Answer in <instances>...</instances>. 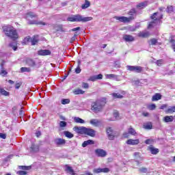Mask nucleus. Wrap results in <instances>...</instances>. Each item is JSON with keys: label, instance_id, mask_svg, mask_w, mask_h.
Wrapping results in <instances>:
<instances>
[{"label": "nucleus", "instance_id": "obj_1", "mask_svg": "<svg viewBox=\"0 0 175 175\" xmlns=\"http://www.w3.org/2000/svg\"><path fill=\"white\" fill-rule=\"evenodd\" d=\"M106 105V98H103L101 100H97L91 105V110L94 113H100L103 110V107Z\"/></svg>", "mask_w": 175, "mask_h": 175}, {"label": "nucleus", "instance_id": "obj_2", "mask_svg": "<svg viewBox=\"0 0 175 175\" xmlns=\"http://www.w3.org/2000/svg\"><path fill=\"white\" fill-rule=\"evenodd\" d=\"M129 17L126 16H116V20H118V21H120V23H131V21H133V20H135L136 18V10L135 8L131 9L129 12Z\"/></svg>", "mask_w": 175, "mask_h": 175}, {"label": "nucleus", "instance_id": "obj_3", "mask_svg": "<svg viewBox=\"0 0 175 175\" xmlns=\"http://www.w3.org/2000/svg\"><path fill=\"white\" fill-rule=\"evenodd\" d=\"M3 31L6 36H8V38H10L13 40L18 39V33H17V31L14 29V27L12 26H4Z\"/></svg>", "mask_w": 175, "mask_h": 175}, {"label": "nucleus", "instance_id": "obj_4", "mask_svg": "<svg viewBox=\"0 0 175 175\" xmlns=\"http://www.w3.org/2000/svg\"><path fill=\"white\" fill-rule=\"evenodd\" d=\"M68 21H71L72 23H88V21H91L92 17L91 16H83L80 14H76L72 16H70L67 18Z\"/></svg>", "mask_w": 175, "mask_h": 175}, {"label": "nucleus", "instance_id": "obj_5", "mask_svg": "<svg viewBox=\"0 0 175 175\" xmlns=\"http://www.w3.org/2000/svg\"><path fill=\"white\" fill-rule=\"evenodd\" d=\"M163 15L159 12H155L152 16H150L151 20H153L148 25V28H151L152 27H155V25H158L161 24V20H162V17Z\"/></svg>", "mask_w": 175, "mask_h": 175}, {"label": "nucleus", "instance_id": "obj_6", "mask_svg": "<svg viewBox=\"0 0 175 175\" xmlns=\"http://www.w3.org/2000/svg\"><path fill=\"white\" fill-rule=\"evenodd\" d=\"M127 70L131 72H135V73H142L143 71V67L137 66H127Z\"/></svg>", "mask_w": 175, "mask_h": 175}, {"label": "nucleus", "instance_id": "obj_7", "mask_svg": "<svg viewBox=\"0 0 175 175\" xmlns=\"http://www.w3.org/2000/svg\"><path fill=\"white\" fill-rule=\"evenodd\" d=\"M54 143L57 147H59L61 146H65L66 141L62 138H56L54 139Z\"/></svg>", "mask_w": 175, "mask_h": 175}, {"label": "nucleus", "instance_id": "obj_8", "mask_svg": "<svg viewBox=\"0 0 175 175\" xmlns=\"http://www.w3.org/2000/svg\"><path fill=\"white\" fill-rule=\"evenodd\" d=\"M73 131L76 132V133H79L80 135H84L85 127L75 126L73 127Z\"/></svg>", "mask_w": 175, "mask_h": 175}, {"label": "nucleus", "instance_id": "obj_9", "mask_svg": "<svg viewBox=\"0 0 175 175\" xmlns=\"http://www.w3.org/2000/svg\"><path fill=\"white\" fill-rule=\"evenodd\" d=\"M126 144L129 146H137L140 143V139H129L126 142Z\"/></svg>", "mask_w": 175, "mask_h": 175}, {"label": "nucleus", "instance_id": "obj_10", "mask_svg": "<svg viewBox=\"0 0 175 175\" xmlns=\"http://www.w3.org/2000/svg\"><path fill=\"white\" fill-rule=\"evenodd\" d=\"M110 170L107 167L106 168H95L93 170V173L98 174V173H109Z\"/></svg>", "mask_w": 175, "mask_h": 175}, {"label": "nucleus", "instance_id": "obj_11", "mask_svg": "<svg viewBox=\"0 0 175 175\" xmlns=\"http://www.w3.org/2000/svg\"><path fill=\"white\" fill-rule=\"evenodd\" d=\"M83 135H88V136L94 137L95 136V130L85 127V132Z\"/></svg>", "mask_w": 175, "mask_h": 175}, {"label": "nucleus", "instance_id": "obj_12", "mask_svg": "<svg viewBox=\"0 0 175 175\" xmlns=\"http://www.w3.org/2000/svg\"><path fill=\"white\" fill-rule=\"evenodd\" d=\"M95 153L98 157H101L102 158H105L107 155V153L103 149H96Z\"/></svg>", "mask_w": 175, "mask_h": 175}, {"label": "nucleus", "instance_id": "obj_13", "mask_svg": "<svg viewBox=\"0 0 175 175\" xmlns=\"http://www.w3.org/2000/svg\"><path fill=\"white\" fill-rule=\"evenodd\" d=\"M107 134L108 135V137L109 140H113L115 137L114 133L113 131V129L111 127L107 128Z\"/></svg>", "mask_w": 175, "mask_h": 175}, {"label": "nucleus", "instance_id": "obj_14", "mask_svg": "<svg viewBox=\"0 0 175 175\" xmlns=\"http://www.w3.org/2000/svg\"><path fill=\"white\" fill-rule=\"evenodd\" d=\"M38 55H50L51 54V51L47 49H42L38 51Z\"/></svg>", "mask_w": 175, "mask_h": 175}, {"label": "nucleus", "instance_id": "obj_15", "mask_svg": "<svg viewBox=\"0 0 175 175\" xmlns=\"http://www.w3.org/2000/svg\"><path fill=\"white\" fill-rule=\"evenodd\" d=\"M30 151L31 152H39V145H36L34 143L31 144L30 147Z\"/></svg>", "mask_w": 175, "mask_h": 175}, {"label": "nucleus", "instance_id": "obj_16", "mask_svg": "<svg viewBox=\"0 0 175 175\" xmlns=\"http://www.w3.org/2000/svg\"><path fill=\"white\" fill-rule=\"evenodd\" d=\"M174 120V116H165L163 118V121H164V122H173Z\"/></svg>", "mask_w": 175, "mask_h": 175}, {"label": "nucleus", "instance_id": "obj_17", "mask_svg": "<svg viewBox=\"0 0 175 175\" xmlns=\"http://www.w3.org/2000/svg\"><path fill=\"white\" fill-rule=\"evenodd\" d=\"M123 39L125 42H133L135 40V38L133 36L127 34L123 36Z\"/></svg>", "mask_w": 175, "mask_h": 175}, {"label": "nucleus", "instance_id": "obj_18", "mask_svg": "<svg viewBox=\"0 0 175 175\" xmlns=\"http://www.w3.org/2000/svg\"><path fill=\"white\" fill-rule=\"evenodd\" d=\"M160 99H162V95H161V94H159V93L155 94L152 97V102H155L157 100H160Z\"/></svg>", "mask_w": 175, "mask_h": 175}, {"label": "nucleus", "instance_id": "obj_19", "mask_svg": "<svg viewBox=\"0 0 175 175\" xmlns=\"http://www.w3.org/2000/svg\"><path fill=\"white\" fill-rule=\"evenodd\" d=\"M148 3L147 1L142 2L137 5V9H144V8H147Z\"/></svg>", "mask_w": 175, "mask_h": 175}, {"label": "nucleus", "instance_id": "obj_20", "mask_svg": "<svg viewBox=\"0 0 175 175\" xmlns=\"http://www.w3.org/2000/svg\"><path fill=\"white\" fill-rule=\"evenodd\" d=\"M90 144H95V142L92 139H89L88 141H85L82 144V147L85 148V147H87V146H90Z\"/></svg>", "mask_w": 175, "mask_h": 175}, {"label": "nucleus", "instance_id": "obj_21", "mask_svg": "<svg viewBox=\"0 0 175 175\" xmlns=\"http://www.w3.org/2000/svg\"><path fill=\"white\" fill-rule=\"evenodd\" d=\"M38 16L35 14L33 12H29L26 15V18L27 20H31V18H36Z\"/></svg>", "mask_w": 175, "mask_h": 175}, {"label": "nucleus", "instance_id": "obj_22", "mask_svg": "<svg viewBox=\"0 0 175 175\" xmlns=\"http://www.w3.org/2000/svg\"><path fill=\"white\" fill-rule=\"evenodd\" d=\"M149 151H150L151 154H153L154 155L158 154L159 152V149L154 148L152 146H150L149 147Z\"/></svg>", "mask_w": 175, "mask_h": 175}, {"label": "nucleus", "instance_id": "obj_23", "mask_svg": "<svg viewBox=\"0 0 175 175\" xmlns=\"http://www.w3.org/2000/svg\"><path fill=\"white\" fill-rule=\"evenodd\" d=\"M31 45L35 46L38 42H39V36H34L32 38H31Z\"/></svg>", "mask_w": 175, "mask_h": 175}, {"label": "nucleus", "instance_id": "obj_24", "mask_svg": "<svg viewBox=\"0 0 175 175\" xmlns=\"http://www.w3.org/2000/svg\"><path fill=\"white\" fill-rule=\"evenodd\" d=\"M165 111L167 114H173V113H175V106L168 107Z\"/></svg>", "mask_w": 175, "mask_h": 175}, {"label": "nucleus", "instance_id": "obj_25", "mask_svg": "<svg viewBox=\"0 0 175 175\" xmlns=\"http://www.w3.org/2000/svg\"><path fill=\"white\" fill-rule=\"evenodd\" d=\"M29 24H36L37 25H47L44 22H38L37 21H29Z\"/></svg>", "mask_w": 175, "mask_h": 175}, {"label": "nucleus", "instance_id": "obj_26", "mask_svg": "<svg viewBox=\"0 0 175 175\" xmlns=\"http://www.w3.org/2000/svg\"><path fill=\"white\" fill-rule=\"evenodd\" d=\"M91 6V3L88 0H85V3L81 5V9H88Z\"/></svg>", "mask_w": 175, "mask_h": 175}, {"label": "nucleus", "instance_id": "obj_27", "mask_svg": "<svg viewBox=\"0 0 175 175\" xmlns=\"http://www.w3.org/2000/svg\"><path fill=\"white\" fill-rule=\"evenodd\" d=\"M128 132L132 136H136L137 135V133L136 132V130H135V129H133L132 127L129 128Z\"/></svg>", "mask_w": 175, "mask_h": 175}, {"label": "nucleus", "instance_id": "obj_28", "mask_svg": "<svg viewBox=\"0 0 175 175\" xmlns=\"http://www.w3.org/2000/svg\"><path fill=\"white\" fill-rule=\"evenodd\" d=\"M158 43V40L152 38L148 41L149 46H155Z\"/></svg>", "mask_w": 175, "mask_h": 175}, {"label": "nucleus", "instance_id": "obj_29", "mask_svg": "<svg viewBox=\"0 0 175 175\" xmlns=\"http://www.w3.org/2000/svg\"><path fill=\"white\" fill-rule=\"evenodd\" d=\"M74 121H75V122H77V124H84V122H85L84 121V120H83L80 118H78V117L74 118Z\"/></svg>", "mask_w": 175, "mask_h": 175}, {"label": "nucleus", "instance_id": "obj_30", "mask_svg": "<svg viewBox=\"0 0 175 175\" xmlns=\"http://www.w3.org/2000/svg\"><path fill=\"white\" fill-rule=\"evenodd\" d=\"M149 33L148 32H140L138 33V36H139V38H148V36H149Z\"/></svg>", "mask_w": 175, "mask_h": 175}, {"label": "nucleus", "instance_id": "obj_31", "mask_svg": "<svg viewBox=\"0 0 175 175\" xmlns=\"http://www.w3.org/2000/svg\"><path fill=\"white\" fill-rule=\"evenodd\" d=\"M90 124L92 125H94V126H98L100 124V122L96 119H92L90 120Z\"/></svg>", "mask_w": 175, "mask_h": 175}, {"label": "nucleus", "instance_id": "obj_32", "mask_svg": "<svg viewBox=\"0 0 175 175\" xmlns=\"http://www.w3.org/2000/svg\"><path fill=\"white\" fill-rule=\"evenodd\" d=\"M66 172H68L69 174L75 175V171L73 170V169H72V167L70 166H66Z\"/></svg>", "mask_w": 175, "mask_h": 175}, {"label": "nucleus", "instance_id": "obj_33", "mask_svg": "<svg viewBox=\"0 0 175 175\" xmlns=\"http://www.w3.org/2000/svg\"><path fill=\"white\" fill-rule=\"evenodd\" d=\"M0 94H1V95H4V96H9V92L3 88H0Z\"/></svg>", "mask_w": 175, "mask_h": 175}, {"label": "nucleus", "instance_id": "obj_34", "mask_svg": "<svg viewBox=\"0 0 175 175\" xmlns=\"http://www.w3.org/2000/svg\"><path fill=\"white\" fill-rule=\"evenodd\" d=\"M144 128L145 129H152V124L151 122L146 123L144 124Z\"/></svg>", "mask_w": 175, "mask_h": 175}, {"label": "nucleus", "instance_id": "obj_35", "mask_svg": "<svg viewBox=\"0 0 175 175\" xmlns=\"http://www.w3.org/2000/svg\"><path fill=\"white\" fill-rule=\"evenodd\" d=\"M62 105H69L70 103V99L69 98H64L61 100Z\"/></svg>", "mask_w": 175, "mask_h": 175}, {"label": "nucleus", "instance_id": "obj_36", "mask_svg": "<svg viewBox=\"0 0 175 175\" xmlns=\"http://www.w3.org/2000/svg\"><path fill=\"white\" fill-rule=\"evenodd\" d=\"M64 135L66 137H68V139H72L73 137V134L69 131H64Z\"/></svg>", "mask_w": 175, "mask_h": 175}, {"label": "nucleus", "instance_id": "obj_37", "mask_svg": "<svg viewBox=\"0 0 175 175\" xmlns=\"http://www.w3.org/2000/svg\"><path fill=\"white\" fill-rule=\"evenodd\" d=\"M73 94H75V95H80L84 94V91L80 89H77L73 92Z\"/></svg>", "mask_w": 175, "mask_h": 175}, {"label": "nucleus", "instance_id": "obj_38", "mask_svg": "<svg viewBox=\"0 0 175 175\" xmlns=\"http://www.w3.org/2000/svg\"><path fill=\"white\" fill-rule=\"evenodd\" d=\"M112 96L115 98H118V99H122L123 98L122 95L120 94L119 93H113Z\"/></svg>", "mask_w": 175, "mask_h": 175}, {"label": "nucleus", "instance_id": "obj_39", "mask_svg": "<svg viewBox=\"0 0 175 175\" xmlns=\"http://www.w3.org/2000/svg\"><path fill=\"white\" fill-rule=\"evenodd\" d=\"M27 63L29 66H35V61L32 60V59H27Z\"/></svg>", "mask_w": 175, "mask_h": 175}, {"label": "nucleus", "instance_id": "obj_40", "mask_svg": "<svg viewBox=\"0 0 175 175\" xmlns=\"http://www.w3.org/2000/svg\"><path fill=\"white\" fill-rule=\"evenodd\" d=\"M148 110H155L157 109V105L155 104H150L148 105Z\"/></svg>", "mask_w": 175, "mask_h": 175}, {"label": "nucleus", "instance_id": "obj_41", "mask_svg": "<svg viewBox=\"0 0 175 175\" xmlns=\"http://www.w3.org/2000/svg\"><path fill=\"white\" fill-rule=\"evenodd\" d=\"M0 75L1 76H6V75H8V71H6L5 70H4L3 68H2L0 70Z\"/></svg>", "mask_w": 175, "mask_h": 175}, {"label": "nucleus", "instance_id": "obj_42", "mask_svg": "<svg viewBox=\"0 0 175 175\" xmlns=\"http://www.w3.org/2000/svg\"><path fill=\"white\" fill-rule=\"evenodd\" d=\"M113 117L115 118V120H120V113L118 111H115L113 112Z\"/></svg>", "mask_w": 175, "mask_h": 175}, {"label": "nucleus", "instance_id": "obj_43", "mask_svg": "<svg viewBox=\"0 0 175 175\" xmlns=\"http://www.w3.org/2000/svg\"><path fill=\"white\" fill-rule=\"evenodd\" d=\"M107 79H117V76L113 74H109L106 75Z\"/></svg>", "mask_w": 175, "mask_h": 175}, {"label": "nucleus", "instance_id": "obj_44", "mask_svg": "<svg viewBox=\"0 0 175 175\" xmlns=\"http://www.w3.org/2000/svg\"><path fill=\"white\" fill-rule=\"evenodd\" d=\"M170 43L172 44V49L174 50V51L175 52V40L173 39L170 40Z\"/></svg>", "mask_w": 175, "mask_h": 175}, {"label": "nucleus", "instance_id": "obj_45", "mask_svg": "<svg viewBox=\"0 0 175 175\" xmlns=\"http://www.w3.org/2000/svg\"><path fill=\"white\" fill-rule=\"evenodd\" d=\"M66 125H67V123H66V122H65V121H61V122H59V126H60L61 128H65V126H66Z\"/></svg>", "mask_w": 175, "mask_h": 175}, {"label": "nucleus", "instance_id": "obj_46", "mask_svg": "<svg viewBox=\"0 0 175 175\" xmlns=\"http://www.w3.org/2000/svg\"><path fill=\"white\" fill-rule=\"evenodd\" d=\"M19 168L22 169L23 170H29V169H31V166L22 165V166H20Z\"/></svg>", "mask_w": 175, "mask_h": 175}, {"label": "nucleus", "instance_id": "obj_47", "mask_svg": "<svg viewBox=\"0 0 175 175\" xmlns=\"http://www.w3.org/2000/svg\"><path fill=\"white\" fill-rule=\"evenodd\" d=\"M157 66H162V64H163V59H159L156 62Z\"/></svg>", "mask_w": 175, "mask_h": 175}, {"label": "nucleus", "instance_id": "obj_48", "mask_svg": "<svg viewBox=\"0 0 175 175\" xmlns=\"http://www.w3.org/2000/svg\"><path fill=\"white\" fill-rule=\"evenodd\" d=\"M131 134H129V132H124L123 134H122V136L124 139H128L129 137Z\"/></svg>", "mask_w": 175, "mask_h": 175}, {"label": "nucleus", "instance_id": "obj_49", "mask_svg": "<svg viewBox=\"0 0 175 175\" xmlns=\"http://www.w3.org/2000/svg\"><path fill=\"white\" fill-rule=\"evenodd\" d=\"M21 72H29V68L27 67H22L21 68Z\"/></svg>", "mask_w": 175, "mask_h": 175}, {"label": "nucleus", "instance_id": "obj_50", "mask_svg": "<svg viewBox=\"0 0 175 175\" xmlns=\"http://www.w3.org/2000/svg\"><path fill=\"white\" fill-rule=\"evenodd\" d=\"M90 81H96V75H94L90 77L89 79Z\"/></svg>", "mask_w": 175, "mask_h": 175}, {"label": "nucleus", "instance_id": "obj_51", "mask_svg": "<svg viewBox=\"0 0 175 175\" xmlns=\"http://www.w3.org/2000/svg\"><path fill=\"white\" fill-rule=\"evenodd\" d=\"M154 142L153 139H148L145 141L146 144H152V142Z\"/></svg>", "mask_w": 175, "mask_h": 175}, {"label": "nucleus", "instance_id": "obj_52", "mask_svg": "<svg viewBox=\"0 0 175 175\" xmlns=\"http://www.w3.org/2000/svg\"><path fill=\"white\" fill-rule=\"evenodd\" d=\"M16 173L18 175H25L27 174V171H18Z\"/></svg>", "mask_w": 175, "mask_h": 175}, {"label": "nucleus", "instance_id": "obj_53", "mask_svg": "<svg viewBox=\"0 0 175 175\" xmlns=\"http://www.w3.org/2000/svg\"><path fill=\"white\" fill-rule=\"evenodd\" d=\"M96 77L97 80H102V79H103V75L102 74H99L98 75H96Z\"/></svg>", "mask_w": 175, "mask_h": 175}, {"label": "nucleus", "instance_id": "obj_54", "mask_svg": "<svg viewBox=\"0 0 175 175\" xmlns=\"http://www.w3.org/2000/svg\"><path fill=\"white\" fill-rule=\"evenodd\" d=\"M82 87H83V88L88 89V88H89L90 85L87 83H82Z\"/></svg>", "mask_w": 175, "mask_h": 175}, {"label": "nucleus", "instance_id": "obj_55", "mask_svg": "<svg viewBox=\"0 0 175 175\" xmlns=\"http://www.w3.org/2000/svg\"><path fill=\"white\" fill-rule=\"evenodd\" d=\"M20 87H21V83L20 82H16V85H15V88L16 90H18V88H20Z\"/></svg>", "mask_w": 175, "mask_h": 175}, {"label": "nucleus", "instance_id": "obj_56", "mask_svg": "<svg viewBox=\"0 0 175 175\" xmlns=\"http://www.w3.org/2000/svg\"><path fill=\"white\" fill-rule=\"evenodd\" d=\"M167 12L168 13H172V12H173V6H168Z\"/></svg>", "mask_w": 175, "mask_h": 175}, {"label": "nucleus", "instance_id": "obj_57", "mask_svg": "<svg viewBox=\"0 0 175 175\" xmlns=\"http://www.w3.org/2000/svg\"><path fill=\"white\" fill-rule=\"evenodd\" d=\"M31 38L29 36H27V37L25 38V39H24L25 43H27V42H31Z\"/></svg>", "mask_w": 175, "mask_h": 175}, {"label": "nucleus", "instance_id": "obj_58", "mask_svg": "<svg viewBox=\"0 0 175 175\" xmlns=\"http://www.w3.org/2000/svg\"><path fill=\"white\" fill-rule=\"evenodd\" d=\"M80 72H81V69L80 68V66H78V67L75 69V72L77 74H79V73H80Z\"/></svg>", "mask_w": 175, "mask_h": 175}, {"label": "nucleus", "instance_id": "obj_59", "mask_svg": "<svg viewBox=\"0 0 175 175\" xmlns=\"http://www.w3.org/2000/svg\"><path fill=\"white\" fill-rule=\"evenodd\" d=\"M129 30L131 31V32H135V31H136V27H129Z\"/></svg>", "mask_w": 175, "mask_h": 175}, {"label": "nucleus", "instance_id": "obj_60", "mask_svg": "<svg viewBox=\"0 0 175 175\" xmlns=\"http://www.w3.org/2000/svg\"><path fill=\"white\" fill-rule=\"evenodd\" d=\"M167 107V104H163L160 107L161 110H163V109H166Z\"/></svg>", "mask_w": 175, "mask_h": 175}, {"label": "nucleus", "instance_id": "obj_61", "mask_svg": "<svg viewBox=\"0 0 175 175\" xmlns=\"http://www.w3.org/2000/svg\"><path fill=\"white\" fill-rule=\"evenodd\" d=\"M139 171L142 172V173H147V168H141Z\"/></svg>", "mask_w": 175, "mask_h": 175}, {"label": "nucleus", "instance_id": "obj_62", "mask_svg": "<svg viewBox=\"0 0 175 175\" xmlns=\"http://www.w3.org/2000/svg\"><path fill=\"white\" fill-rule=\"evenodd\" d=\"M1 139H6V134L0 133Z\"/></svg>", "mask_w": 175, "mask_h": 175}, {"label": "nucleus", "instance_id": "obj_63", "mask_svg": "<svg viewBox=\"0 0 175 175\" xmlns=\"http://www.w3.org/2000/svg\"><path fill=\"white\" fill-rule=\"evenodd\" d=\"M79 29H80V27H78L72 29V32H75L76 31H79Z\"/></svg>", "mask_w": 175, "mask_h": 175}, {"label": "nucleus", "instance_id": "obj_64", "mask_svg": "<svg viewBox=\"0 0 175 175\" xmlns=\"http://www.w3.org/2000/svg\"><path fill=\"white\" fill-rule=\"evenodd\" d=\"M75 40H76V37L75 36L72 37L70 40V43H73Z\"/></svg>", "mask_w": 175, "mask_h": 175}]
</instances>
